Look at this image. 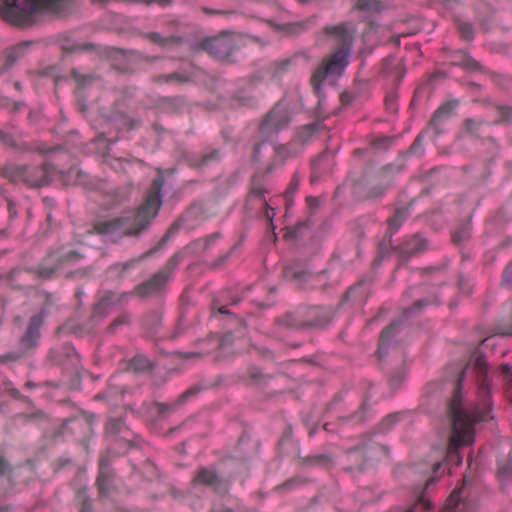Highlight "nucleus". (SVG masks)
Instances as JSON below:
<instances>
[{"mask_svg": "<svg viewBox=\"0 0 512 512\" xmlns=\"http://www.w3.org/2000/svg\"><path fill=\"white\" fill-rule=\"evenodd\" d=\"M151 364L147 357L138 355L134 357L130 363L131 369L134 371H145L150 368Z\"/></svg>", "mask_w": 512, "mask_h": 512, "instance_id": "e433bc0d", "label": "nucleus"}, {"mask_svg": "<svg viewBox=\"0 0 512 512\" xmlns=\"http://www.w3.org/2000/svg\"><path fill=\"white\" fill-rule=\"evenodd\" d=\"M152 81L157 84H169V74H159L152 77Z\"/></svg>", "mask_w": 512, "mask_h": 512, "instance_id": "338daca9", "label": "nucleus"}, {"mask_svg": "<svg viewBox=\"0 0 512 512\" xmlns=\"http://www.w3.org/2000/svg\"><path fill=\"white\" fill-rule=\"evenodd\" d=\"M202 390L200 385H194L185 392H183L178 399L173 403H156L155 407L157 412L164 416L174 412L178 407L185 404L191 397L197 395Z\"/></svg>", "mask_w": 512, "mask_h": 512, "instance_id": "aec40b11", "label": "nucleus"}, {"mask_svg": "<svg viewBox=\"0 0 512 512\" xmlns=\"http://www.w3.org/2000/svg\"><path fill=\"white\" fill-rule=\"evenodd\" d=\"M283 276L287 280L295 281L300 284L306 281L310 277V274L300 267L298 263H293L284 266Z\"/></svg>", "mask_w": 512, "mask_h": 512, "instance_id": "c85d7f7f", "label": "nucleus"}, {"mask_svg": "<svg viewBox=\"0 0 512 512\" xmlns=\"http://www.w3.org/2000/svg\"><path fill=\"white\" fill-rule=\"evenodd\" d=\"M309 22L310 20H308L307 22L288 23L283 26V30L287 34L299 33L305 29L306 24Z\"/></svg>", "mask_w": 512, "mask_h": 512, "instance_id": "09e8293b", "label": "nucleus"}, {"mask_svg": "<svg viewBox=\"0 0 512 512\" xmlns=\"http://www.w3.org/2000/svg\"><path fill=\"white\" fill-rule=\"evenodd\" d=\"M329 323V313L323 312V318L319 321H305L303 317L288 313L276 319V324L288 330H300L307 328H321Z\"/></svg>", "mask_w": 512, "mask_h": 512, "instance_id": "ddd939ff", "label": "nucleus"}, {"mask_svg": "<svg viewBox=\"0 0 512 512\" xmlns=\"http://www.w3.org/2000/svg\"><path fill=\"white\" fill-rule=\"evenodd\" d=\"M497 109L500 112L501 118L494 121V124L512 120V107L497 106Z\"/></svg>", "mask_w": 512, "mask_h": 512, "instance_id": "864d4df0", "label": "nucleus"}, {"mask_svg": "<svg viewBox=\"0 0 512 512\" xmlns=\"http://www.w3.org/2000/svg\"><path fill=\"white\" fill-rule=\"evenodd\" d=\"M426 248L427 240L419 235H414L399 248V251L402 256L409 257L424 251Z\"/></svg>", "mask_w": 512, "mask_h": 512, "instance_id": "a878e982", "label": "nucleus"}, {"mask_svg": "<svg viewBox=\"0 0 512 512\" xmlns=\"http://www.w3.org/2000/svg\"><path fill=\"white\" fill-rule=\"evenodd\" d=\"M4 386H5V390L7 391V393L10 396H12L13 398L23 400V401H28V398L25 396H22L21 393L13 386V384L11 382H5Z\"/></svg>", "mask_w": 512, "mask_h": 512, "instance_id": "5fc2aeb1", "label": "nucleus"}, {"mask_svg": "<svg viewBox=\"0 0 512 512\" xmlns=\"http://www.w3.org/2000/svg\"><path fill=\"white\" fill-rule=\"evenodd\" d=\"M323 312L329 313V321L332 318V311L329 308L314 307L308 311L307 319L305 321H319L323 318Z\"/></svg>", "mask_w": 512, "mask_h": 512, "instance_id": "58836bf2", "label": "nucleus"}, {"mask_svg": "<svg viewBox=\"0 0 512 512\" xmlns=\"http://www.w3.org/2000/svg\"><path fill=\"white\" fill-rule=\"evenodd\" d=\"M0 140H2L6 145L13 146V147L16 146V143H15L13 137L9 134L4 133L1 130H0Z\"/></svg>", "mask_w": 512, "mask_h": 512, "instance_id": "774afa93", "label": "nucleus"}, {"mask_svg": "<svg viewBox=\"0 0 512 512\" xmlns=\"http://www.w3.org/2000/svg\"><path fill=\"white\" fill-rule=\"evenodd\" d=\"M498 473L502 479L512 478V462H508L499 467Z\"/></svg>", "mask_w": 512, "mask_h": 512, "instance_id": "4d7b16f0", "label": "nucleus"}, {"mask_svg": "<svg viewBox=\"0 0 512 512\" xmlns=\"http://www.w3.org/2000/svg\"><path fill=\"white\" fill-rule=\"evenodd\" d=\"M326 32L335 35L339 48L330 56L323 59L321 65L314 71L311 84L314 91L319 94L321 83L329 76H339L348 65L353 37L345 25L327 27Z\"/></svg>", "mask_w": 512, "mask_h": 512, "instance_id": "39448f33", "label": "nucleus"}, {"mask_svg": "<svg viewBox=\"0 0 512 512\" xmlns=\"http://www.w3.org/2000/svg\"><path fill=\"white\" fill-rule=\"evenodd\" d=\"M71 76L76 81L79 88L89 85L93 81V76L90 74H81L77 69L71 70Z\"/></svg>", "mask_w": 512, "mask_h": 512, "instance_id": "4c0bfd02", "label": "nucleus"}, {"mask_svg": "<svg viewBox=\"0 0 512 512\" xmlns=\"http://www.w3.org/2000/svg\"><path fill=\"white\" fill-rule=\"evenodd\" d=\"M203 12L207 15H223L228 16L234 13L233 10H223V9H210L207 7L202 8Z\"/></svg>", "mask_w": 512, "mask_h": 512, "instance_id": "13d9d810", "label": "nucleus"}, {"mask_svg": "<svg viewBox=\"0 0 512 512\" xmlns=\"http://www.w3.org/2000/svg\"><path fill=\"white\" fill-rule=\"evenodd\" d=\"M81 258L74 250L63 249L49 253L37 268L20 267L13 269L9 274L11 284L16 288L32 286L37 279L47 280L63 266L73 264Z\"/></svg>", "mask_w": 512, "mask_h": 512, "instance_id": "20e7f679", "label": "nucleus"}, {"mask_svg": "<svg viewBox=\"0 0 512 512\" xmlns=\"http://www.w3.org/2000/svg\"><path fill=\"white\" fill-rule=\"evenodd\" d=\"M457 27L461 34V37L464 40H472L473 39V26L471 23L458 20Z\"/></svg>", "mask_w": 512, "mask_h": 512, "instance_id": "a19ab883", "label": "nucleus"}, {"mask_svg": "<svg viewBox=\"0 0 512 512\" xmlns=\"http://www.w3.org/2000/svg\"><path fill=\"white\" fill-rule=\"evenodd\" d=\"M484 123L483 119L468 118L463 122V130L468 134L478 136L480 128Z\"/></svg>", "mask_w": 512, "mask_h": 512, "instance_id": "f704fd0d", "label": "nucleus"}, {"mask_svg": "<svg viewBox=\"0 0 512 512\" xmlns=\"http://www.w3.org/2000/svg\"><path fill=\"white\" fill-rule=\"evenodd\" d=\"M221 154L219 149H210L205 151L199 155H193L189 159V163L191 166L197 168L208 167L213 163H216L220 160Z\"/></svg>", "mask_w": 512, "mask_h": 512, "instance_id": "393cba45", "label": "nucleus"}, {"mask_svg": "<svg viewBox=\"0 0 512 512\" xmlns=\"http://www.w3.org/2000/svg\"><path fill=\"white\" fill-rule=\"evenodd\" d=\"M95 48L92 43H76L69 46H64L63 50L67 53H74L79 51L93 50Z\"/></svg>", "mask_w": 512, "mask_h": 512, "instance_id": "49530a36", "label": "nucleus"}, {"mask_svg": "<svg viewBox=\"0 0 512 512\" xmlns=\"http://www.w3.org/2000/svg\"><path fill=\"white\" fill-rule=\"evenodd\" d=\"M346 456L349 462L346 469L362 472L368 463L388 456V449L383 445L368 440L347 450Z\"/></svg>", "mask_w": 512, "mask_h": 512, "instance_id": "6e6552de", "label": "nucleus"}, {"mask_svg": "<svg viewBox=\"0 0 512 512\" xmlns=\"http://www.w3.org/2000/svg\"><path fill=\"white\" fill-rule=\"evenodd\" d=\"M458 286H459V289L466 294H469L472 290L469 280L464 277L459 278Z\"/></svg>", "mask_w": 512, "mask_h": 512, "instance_id": "bf43d9fd", "label": "nucleus"}, {"mask_svg": "<svg viewBox=\"0 0 512 512\" xmlns=\"http://www.w3.org/2000/svg\"><path fill=\"white\" fill-rule=\"evenodd\" d=\"M503 283L505 285H512V262L506 267L503 272Z\"/></svg>", "mask_w": 512, "mask_h": 512, "instance_id": "052dcab7", "label": "nucleus"}, {"mask_svg": "<svg viewBox=\"0 0 512 512\" xmlns=\"http://www.w3.org/2000/svg\"><path fill=\"white\" fill-rule=\"evenodd\" d=\"M470 236V224L469 222L463 224L458 230H456L452 235V240L454 243L458 244L463 240L469 238Z\"/></svg>", "mask_w": 512, "mask_h": 512, "instance_id": "ea45409f", "label": "nucleus"}, {"mask_svg": "<svg viewBox=\"0 0 512 512\" xmlns=\"http://www.w3.org/2000/svg\"><path fill=\"white\" fill-rule=\"evenodd\" d=\"M455 389L448 407L452 431L446 458L449 464L457 466L462 462L458 448L473 442L475 424L485 421L491 410L485 356H476L459 371Z\"/></svg>", "mask_w": 512, "mask_h": 512, "instance_id": "f257e3e1", "label": "nucleus"}, {"mask_svg": "<svg viewBox=\"0 0 512 512\" xmlns=\"http://www.w3.org/2000/svg\"><path fill=\"white\" fill-rule=\"evenodd\" d=\"M407 216L408 212L406 208L397 209L395 215L388 221L389 230L396 231L401 226L402 222L407 218Z\"/></svg>", "mask_w": 512, "mask_h": 512, "instance_id": "72a5a7b5", "label": "nucleus"}, {"mask_svg": "<svg viewBox=\"0 0 512 512\" xmlns=\"http://www.w3.org/2000/svg\"><path fill=\"white\" fill-rule=\"evenodd\" d=\"M158 172L159 174L153 179L144 202L136 210L129 211L117 218L99 221L94 226L96 232L110 236L138 237L146 231L162 206L161 189L164 178L162 171Z\"/></svg>", "mask_w": 512, "mask_h": 512, "instance_id": "f03ea898", "label": "nucleus"}, {"mask_svg": "<svg viewBox=\"0 0 512 512\" xmlns=\"http://www.w3.org/2000/svg\"><path fill=\"white\" fill-rule=\"evenodd\" d=\"M266 189L260 184H253L252 189L246 200V209L264 210L268 208V203L265 198Z\"/></svg>", "mask_w": 512, "mask_h": 512, "instance_id": "412c9836", "label": "nucleus"}, {"mask_svg": "<svg viewBox=\"0 0 512 512\" xmlns=\"http://www.w3.org/2000/svg\"><path fill=\"white\" fill-rule=\"evenodd\" d=\"M190 213H191V211H188L185 214V216H183L180 219H178L177 221H175L155 247H153L149 251L142 254L138 259H131L126 262L116 263V264L112 265L109 268V272H111V273L117 272L119 275H122L125 272H127L128 270L134 268L139 263V261L146 259L150 255H152L155 252L162 249L164 247V245L166 244V242L180 229V227L182 226V222L184 221V218L187 217Z\"/></svg>", "mask_w": 512, "mask_h": 512, "instance_id": "9d476101", "label": "nucleus"}, {"mask_svg": "<svg viewBox=\"0 0 512 512\" xmlns=\"http://www.w3.org/2000/svg\"><path fill=\"white\" fill-rule=\"evenodd\" d=\"M291 60L286 59L280 62H277L274 64L275 67V73L283 72L287 69V67L290 65Z\"/></svg>", "mask_w": 512, "mask_h": 512, "instance_id": "69168bd1", "label": "nucleus"}, {"mask_svg": "<svg viewBox=\"0 0 512 512\" xmlns=\"http://www.w3.org/2000/svg\"><path fill=\"white\" fill-rule=\"evenodd\" d=\"M461 489H455L448 500L447 508L449 510H458L460 502Z\"/></svg>", "mask_w": 512, "mask_h": 512, "instance_id": "603ef678", "label": "nucleus"}, {"mask_svg": "<svg viewBox=\"0 0 512 512\" xmlns=\"http://www.w3.org/2000/svg\"><path fill=\"white\" fill-rule=\"evenodd\" d=\"M458 106V100H450L445 103H443L433 114L428 128L425 132L433 129L434 130V137L440 135L442 133V128L440 127L439 123L442 120L448 119L452 112L456 109Z\"/></svg>", "mask_w": 512, "mask_h": 512, "instance_id": "a211bd4d", "label": "nucleus"}, {"mask_svg": "<svg viewBox=\"0 0 512 512\" xmlns=\"http://www.w3.org/2000/svg\"><path fill=\"white\" fill-rule=\"evenodd\" d=\"M203 47L209 54L220 60L228 59L237 48L235 38L226 34L207 39L203 42Z\"/></svg>", "mask_w": 512, "mask_h": 512, "instance_id": "f8f14e48", "label": "nucleus"}, {"mask_svg": "<svg viewBox=\"0 0 512 512\" xmlns=\"http://www.w3.org/2000/svg\"><path fill=\"white\" fill-rule=\"evenodd\" d=\"M303 463L306 465L330 467L333 464V458L328 454H320L304 458Z\"/></svg>", "mask_w": 512, "mask_h": 512, "instance_id": "2f4dec72", "label": "nucleus"}, {"mask_svg": "<svg viewBox=\"0 0 512 512\" xmlns=\"http://www.w3.org/2000/svg\"><path fill=\"white\" fill-rule=\"evenodd\" d=\"M129 296V292L117 293L113 291H107L96 304L94 313L104 317L112 310L115 305L127 301Z\"/></svg>", "mask_w": 512, "mask_h": 512, "instance_id": "dca6fc26", "label": "nucleus"}, {"mask_svg": "<svg viewBox=\"0 0 512 512\" xmlns=\"http://www.w3.org/2000/svg\"><path fill=\"white\" fill-rule=\"evenodd\" d=\"M302 149L303 148L301 147L300 142L294 136L289 144L278 145L274 148L275 159L282 164L286 159L297 156L302 151Z\"/></svg>", "mask_w": 512, "mask_h": 512, "instance_id": "5701e85b", "label": "nucleus"}, {"mask_svg": "<svg viewBox=\"0 0 512 512\" xmlns=\"http://www.w3.org/2000/svg\"><path fill=\"white\" fill-rule=\"evenodd\" d=\"M40 298L43 301L42 308L37 314L33 315L30 318L26 331L24 335L20 338L19 351L9 352L4 355H1L0 363L16 361L37 346L38 340L41 335L40 330L44 323V319L47 315L49 308L53 306L56 301L54 295L46 291H42L40 293Z\"/></svg>", "mask_w": 512, "mask_h": 512, "instance_id": "423d86ee", "label": "nucleus"}, {"mask_svg": "<svg viewBox=\"0 0 512 512\" xmlns=\"http://www.w3.org/2000/svg\"><path fill=\"white\" fill-rule=\"evenodd\" d=\"M183 257L181 253H175L165 264V266L158 271L159 274H164L165 280L168 281L170 275L176 269L178 264L182 261Z\"/></svg>", "mask_w": 512, "mask_h": 512, "instance_id": "473e14b6", "label": "nucleus"}, {"mask_svg": "<svg viewBox=\"0 0 512 512\" xmlns=\"http://www.w3.org/2000/svg\"><path fill=\"white\" fill-rule=\"evenodd\" d=\"M302 149L303 148L301 147L300 142L294 136L289 144L278 145L274 148L275 159L282 164L286 159L297 156L302 151Z\"/></svg>", "mask_w": 512, "mask_h": 512, "instance_id": "b1692460", "label": "nucleus"}, {"mask_svg": "<svg viewBox=\"0 0 512 512\" xmlns=\"http://www.w3.org/2000/svg\"><path fill=\"white\" fill-rule=\"evenodd\" d=\"M73 5V0H4L0 3V17L11 25L27 27L35 22L38 13L62 14Z\"/></svg>", "mask_w": 512, "mask_h": 512, "instance_id": "7ed1b4c3", "label": "nucleus"}, {"mask_svg": "<svg viewBox=\"0 0 512 512\" xmlns=\"http://www.w3.org/2000/svg\"><path fill=\"white\" fill-rule=\"evenodd\" d=\"M192 76L186 72L169 73V84H184L191 81Z\"/></svg>", "mask_w": 512, "mask_h": 512, "instance_id": "37998d69", "label": "nucleus"}, {"mask_svg": "<svg viewBox=\"0 0 512 512\" xmlns=\"http://www.w3.org/2000/svg\"><path fill=\"white\" fill-rule=\"evenodd\" d=\"M392 139L389 138V137H383V138H379L377 140L374 141L373 145L376 147V148H386L387 146L390 145Z\"/></svg>", "mask_w": 512, "mask_h": 512, "instance_id": "0e129e2a", "label": "nucleus"}, {"mask_svg": "<svg viewBox=\"0 0 512 512\" xmlns=\"http://www.w3.org/2000/svg\"><path fill=\"white\" fill-rule=\"evenodd\" d=\"M130 323L129 314H123L115 318L108 327L109 332H114L121 325H128Z\"/></svg>", "mask_w": 512, "mask_h": 512, "instance_id": "8fccbe9b", "label": "nucleus"}, {"mask_svg": "<svg viewBox=\"0 0 512 512\" xmlns=\"http://www.w3.org/2000/svg\"><path fill=\"white\" fill-rule=\"evenodd\" d=\"M317 124H309L301 127L295 134L296 139L300 142L301 147L312 138L313 134L317 131Z\"/></svg>", "mask_w": 512, "mask_h": 512, "instance_id": "7c9ffc66", "label": "nucleus"}, {"mask_svg": "<svg viewBox=\"0 0 512 512\" xmlns=\"http://www.w3.org/2000/svg\"><path fill=\"white\" fill-rule=\"evenodd\" d=\"M220 237L219 233H213L203 239H199L197 242L194 243L195 246H197L202 251H206L209 246L214 243L218 238Z\"/></svg>", "mask_w": 512, "mask_h": 512, "instance_id": "c03bdc74", "label": "nucleus"}, {"mask_svg": "<svg viewBox=\"0 0 512 512\" xmlns=\"http://www.w3.org/2000/svg\"><path fill=\"white\" fill-rule=\"evenodd\" d=\"M0 476L5 477L10 485L13 484L15 472L9 462L0 456Z\"/></svg>", "mask_w": 512, "mask_h": 512, "instance_id": "c9c22d12", "label": "nucleus"}, {"mask_svg": "<svg viewBox=\"0 0 512 512\" xmlns=\"http://www.w3.org/2000/svg\"><path fill=\"white\" fill-rule=\"evenodd\" d=\"M496 334L501 336H511L512 335V324L508 326H498L496 328ZM507 394L512 403V377L511 380L508 381Z\"/></svg>", "mask_w": 512, "mask_h": 512, "instance_id": "79ce46f5", "label": "nucleus"}, {"mask_svg": "<svg viewBox=\"0 0 512 512\" xmlns=\"http://www.w3.org/2000/svg\"><path fill=\"white\" fill-rule=\"evenodd\" d=\"M452 64L461 66L468 71L481 70V65L464 51H458L452 56Z\"/></svg>", "mask_w": 512, "mask_h": 512, "instance_id": "c756f323", "label": "nucleus"}, {"mask_svg": "<svg viewBox=\"0 0 512 512\" xmlns=\"http://www.w3.org/2000/svg\"><path fill=\"white\" fill-rule=\"evenodd\" d=\"M96 485L98 487L99 498H106L113 490L112 474L104 458L99 462V474L97 477Z\"/></svg>", "mask_w": 512, "mask_h": 512, "instance_id": "6ab92c4d", "label": "nucleus"}, {"mask_svg": "<svg viewBox=\"0 0 512 512\" xmlns=\"http://www.w3.org/2000/svg\"><path fill=\"white\" fill-rule=\"evenodd\" d=\"M194 484H203L213 488L216 492L223 493L227 491V482L219 478V476L211 469L201 468L196 473Z\"/></svg>", "mask_w": 512, "mask_h": 512, "instance_id": "f3484780", "label": "nucleus"}, {"mask_svg": "<svg viewBox=\"0 0 512 512\" xmlns=\"http://www.w3.org/2000/svg\"><path fill=\"white\" fill-rule=\"evenodd\" d=\"M404 372L403 371H397L395 372L391 378H390V383L392 386H398L400 385V383L403 381L404 379Z\"/></svg>", "mask_w": 512, "mask_h": 512, "instance_id": "680f3d73", "label": "nucleus"}, {"mask_svg": "<svg viewBox=\"0 0 512 512\" xmlns=\"http://www.w3.org/2000/svg\"><path fill=\"white\" fill-rule=\"evenodd\" d=\"M167 281L164 274L155 273L150 279L138 284L133 291L129 292L130 295L135 294L138 297L146 298L161 291Z\"/></svg>", "mask_w": 512, "mask_h": 512, "instance_id": "2eb2a0df", "label": "nucleus"}, {"mask_svg": "<svg viewBox=\"0 0 512 512\" xmlns=\"http://www.w3.org/2000/svg\"><path fill=\"white\" fill-rule=\"evenodd\" d=\"M299 186V179L297 176H294L288 189L286 190V198H288L291 194H293Z\"/></svg>", "mask_w": 512, "mask_h": 512, "instance_id": "e2e57ef3", "label": "nucleus"}, {"mask_svg": "<svg viewBox=\"0 0 512 512\" xmlns=\"http://www.w3.org/2000/svg\"><path fill=\"white\" fill-rule=\"evenodd\" d=\"M122 422L120 419H111L106 425V429L109 433L117 434L121 431Z\"/></svg>", "mask_w": 512, "mask_h": 512, "instance_id": "6e6d98bb", "label": "nucleus"}, {"mask_svg": "<svg viewBox=\"0 0 512 512\" xmlns=\"http://www.w3.org/2000/svg\"><path fill=\"white\" fill-rule=\"evenodd\" d=\"M110 57L112 59H125L128 64L145 63L148 65H152L161 59L160 56H152L136 50H124L118 48L112 49Z\"/></svg>", "mask_w": 512, "mask_h": 512, "instance_id": "4468645a", "label": "nucleus"}, {"mask_svg": "<svg viewBox=\"0 0 512 512\" xmlns=\"http://www.w3.org/2000/svg\"><path fill=\"white\" fill-rule=\"evenodd\" d=\"M429 303L430 301L427 299L417 300L411 307L406 308L403 311L401 318H399L398 320H394L390 325H388L382 330L378 348V353L380 357H382L384 351L386 350L389 344L390 339L394 336L398 326L402 323V321L404 319H408L412 316L419 314L421 310L424 307H426Z\"/></svg>", "mask_w": 512, "mask_h": 512, "instance_id": "9b49d317", "label": "nucleus"}, {"mask_svg": "<svg viewBox=\"0 0 512 512\" xmlns=\"http://www.w3.org/2000/svg\"><path fill=\"white\" fill-rule=\"evenodd\" d=\"M422 141H423V133H420L414 140V142L412 143V145L410 146L409 150L407 151V153L409 154H415V155H422L423 152H424V149H423V145H422Z\"/></svg>", "mask_w": 512, "mask_h": 512, "instance_id": "de8ad7c7", "label": "nucleus"}, {"mask_svg": "<svg viewBox=\"0 0 512 512\" xmlns=\"http://www.w3.org/2000/svg\"><path fill=\"white\" fill-rule=\"evenodd\" d=\"M383 8L384 4L380 0H357L353 6V9L361 12L364 17L379 13Z\"/></svg>", "mask_w": 512, "mask_h": 512, "instance_id": "cd10ccee", "label": "nucleus"}, {"mask_svg": "<svg viewBox=\"0 0 512 512\" xmlns=\"http://www.w3.org/2000/svg\"><path fill=\"white\" fill-rule=\"evenodd\" d=\"M145 38H147L149 41H151L152 43L156 44V45H159V46H166L170 41L173 40V38H165V37H162L159 33L157 32H150V33H146L145 34Z\"/></svg>", "mask_w": 512, "mask_h": 512, "instance_id": "a18cd8bd", "label": "nucleus"}, {"mask_svg": "<svg viewBox=\"0 0 512 512\" xmlns=\"http://www.w3.org/2000/svg\"><path fill=\"white\" fill-rule=\"evenodd\" d=\"M398 421V416L396 414H391L385 417L381 423L379 424V430L381 432L388 431L396 422Z\"/></svg>", "mask_w": 512, "mask_h": 512, "instance_id": "3c124183", "label": "nucleus"}, {"mask_svg": "<svg viewBox=\"0 0 512 512\" xmlns=\"http://www.w3.org/2000/svg\"><path fill=\"white\" fill-rule=\"evenodd\" d=\"M49 164L22 165L10 163L4 166L3 175L14 183H23L29 187H41L50 181Z\"/></svg>", "mask_w": 512, "mask_h": 512, "instance_id": "0eeeda50", "label": "nucleus"}, {"mask_svg": "<svg viewBox=\"0 0 512 512\" xmlns=\"http://www.w3.org/2000/svg\"><path fill=\"white\" fill-rule=\"evenodd\" d=\"M302 149L303 148L301 147L300 142L294 136L289 144L278 145L274 148L275 159L282 164L286 159L297 156L302 151Z\"/></svg>", "mask_w": 512, "mask_h": 512, "instance_id": "4be33fe9", "label": "nucleus"}, {"mask_svg": "<svg viewBox=\"0 0 512 512\" xmlns=\"http://www.w3.org/2000/svg\"><path fill=\"white\" fill-rule=\"evenodd\" d=\"M31 44L32 42L26 41L8 48L5 52V69L12 67L17 62L18 59L22 58L26 54Z\"/></svg>", "mask_w": 512, "mask_h": 512, "instance_id": "bb28decb", "label": "nucleus"}, {"mask_svg": "<svg viewBox=\"0 0 512 512\" xmlns=\"http://www.w3.org/2000/svg\"><path fill=\"white\" fill-rule=\"evenodd\" d=\"M290 121L287 108L278 104L265 115L259 126V133L263 138L268 139L286 128Z\"/></svg>", "mask_w": 512, "mask_h": 512, "instance_id": "1a4fd4ad", "label": "nucleus"}]
</instances>
